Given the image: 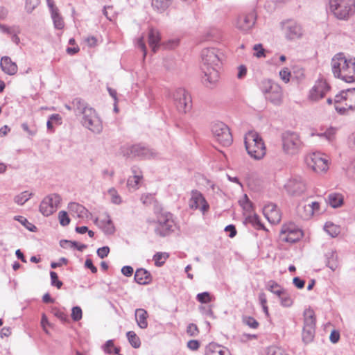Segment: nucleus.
<instances>
[{
	"mask_svg": "<svg viewBox=\"0 0 355 355\" xmlns=\"http://www.w3.org/2000/svg\"><path fill=\"white\" fill-rule=\"evenodd\" d=\"M130 154L134 157L141 158H150L154 156L153 152L141 144L133 145L130 148Z\"/></svg>",
	"mask_w": 355,
	"mask_h": 355,
	"instance_id": "4be33fe9",
	"label": "nucleus"
},
{
	"mask_svg": "<svg viewBox=\"0 0 355 355\" xmlns=\"http://www.w3.org/2000/svg\"><path fill=\"white\" fill-rule=\"evenodd\" d=\"M60 245L62 248L65 249H76V247H77V242L76 241H71L69 240H61L60 241Z\"/></svg>",
	"mask_w": 355,
	"mask_h": 355,
	"instance_id": "4d7b16f0",
	"label": "nucleus"
},
{
	"mask_svg": "<svg viewBox=\"0 0 355 355\" xmlns=\"http://www.w3.org/2000/svg\"><path fill=\"white\" fill-rule=\"evenodd\" d=\"M132 173L133 175L128 179L127 184L128 187L137 189H138L139 182L143 178V176L139 168L136 166L132 168Z\"/></svg>",
	"mask_w": 355,
	"mask_h": 355,
	"instance_id": "bb28decb",
	"label": "nucleus"
},
{
	"mask_svg": "<svg viewBox=\"0 0 355 355\" xmlns=\"http://www.w3.org/2000/svg\"><path fill=\"white\" fill-rule=\"evenodd\" d=\"M71 318L73 320L77 322L81 320L83 317L82 309L80 306H74L71 310Z\"/></svg>",
	"mask_w": 355,
	"mask_h": 355,
	"instance_id": "09e8293b",
	"label": "nucleus"
},
{
	"mask_svg": "<svg viewBox=\"0 0 355 355\" xmlns=\"http://www.w3.org/2000/svg\"><path fill=\"white\" fill-rule=\"evenodd\" d=\"M327 201L332 207L336 208L343 205V197L340 193H332L328 196Z\"/></svg>",
	"mask_w": 355,
	"mask_h": 355,
	"instance_id": "473e14b6",
	"label": "nucleus"
},
{
	"mask_svg": "<svg viewBox=\"0 0 355 355\" xmlns=\"http://www.w3.org/2000/svg\"><path fill=\"white\" fill-rule=\"evenodd\" d=\"M253 49L257 52L254 53V55L257 58L265 57V50L263 49L262 45L261 44H255L253 47Z\"/></svg>",
	"mask_w": 355,
	"mask_h": 355,
	"instance_id": "052dcab7",
	"label": "nucleus"
},
{
	"mask_svg": "<svg viewBox=\"0 0 355 355\" xmlns=\"http://www.w3.org/2000/svg\"><path fill=\"white\" fill-rule=\"evenodd\" d=\"M302 236V232L293 224L283 225L280 231L279 238L282 241L295 243Z\"/></svg>",
	"mask_w": 355,
	"mask_h": 355,
	"instance_id": "2eb2a0df",
	"label": "nucleus"
},
{
	"mask_svg": "<svg viewBox=\"0 0 355 355\" xmlns=\"http://www.w3.org/2000/svg\"><path fill=\"white\" fill-rule=\"evenodd\" d=\"M245 146L248 155L255 159H262L266 153L261 137L255 131H249L245 137Z\"/></svg>",
	"mask_w": 355,
	"mask_h": 355,
	"instance_id": "7ed1b4c3",
	"label": "nucleus"
},
{
	"mask_svg": "<svg viewBox=\"0 0 355 355\" xmlns=\"http://www.w3.org/2000/svg\"><path fill=\"white\" fill-rule=\"evenodd\" d=\"M284 188L288 195L300 196L306 190V182L301 175H293L288 180Z\"/></svg>",
	"mask_w": 355,
	"mask_h": 355,
	"instance_id": "9b49d317",
	"label": "nucleus"
},
{
	"mask_svg": "<svg viewBox=\"0 0 355 355\" xmlns=\"http://www.w3.org/2000/svg\"><path fill=\"white\" fill-rule=\"evenodd\" d=\"M108 193L110 196L111 201L112 203L119 205L121 202V199L114 188H111L108 190Z\"/></svg>",
	"mask_w": 355,
	"mask_h": 355,
	"instance_id": "de8ad7c7",
	"label": "nucleus"
},
{
	"mask_svg": "<svg viewBox=\"0 0 355 355\" xmlns=\"http://www.w3.org/2000/svg\"><path fill=\"white\" fill-rule=\"evenodd\" d=\"M245 221L248 223H250L252 226L257 229L263 228V225L261 223L259 216L254 214L253 215H249L246 217Z\"/></svg>",
	"mask_w": 355,
	"mask_h": 355,
	"instance_id": "a19ab883",
	"label": "nucleus"
},
{
	"mask_svg": "<svg viewBox=\"0 0 355 355\" xmlns=\"http://www.w3.org/2000/svg\"><path fill=\"white\" fill-rule=\"evenodd\" d=\"M313 210V215L320 213V205L318 202H311L309 203Z\"/></svg>",
	"mask_w": 355,
	"mask_h": 355,
	"instance_id": "774afa93",
	"label": "nucleus"
},
{
	"mask_svg": "<svg viewBox=\"0 0 355 355\" xmlns=\"http://www.w3.org/2000/svg\"><path fill=\"white\" fill-rule=\"evenodd\" d=\"M39 4V0H26V9L28 12H31Z\"/></svg>",
	"mask_w": 355,
	"mask_h": 355,
	"instance_id": "bf43d9fd",
	"label": "nucleus"
},
{
	"mask_svg": "<svg viewBox=\"0 0 355 355\" xmlns=\"http://www.w3.org/2000/svg\"><path fill=\"white\" fill-rule=\"evenodd\" d=\"M96 252L100 258L103 259L108 255L110 252V248L107 246H104L98 248Z\"/></svg>",
	"mask_w": 355,
	"mask_h": 355,
	"instance_id": "0e129e2a",
	"label": "nucleus"
},
{
	"mask_svg": "<svg viewBox=\"0 0 355 355\" xmlns=\"http://www.w3.org/2000/svg\"><path fill=\"white\" fill-rule=\"evenodd\" d=\"M51 285L56 286L58 288H60L62 286V282L58 280V276L54 271L50 272Z\"/></svg>",
	"mask_w": 355,
	"mask_h": 355,
	"instance_id": "603ef678",
	"label": "nucleus"
},
{
	"mask_svg": "<svg viewBox=\"0 0 355 355\" xmlns=\"http://www.w3.org/2000/svg\"><path fill=\"white\" fill-rule=\"evenodd\" d=\"M331 65L334 77L348 83L355 82V58H348L339 53L333 57Z\"/></svg>",
	"mask_w": 355,
	"mask_h": 355,
	"instance_id": "f03ea898",
	"label": "nucleus"
},
{
	"mask_svg": "<svg viewBox=\"0 0 355 355\" xmlns=\"http://www.w3.org/2000/svg\"><path fill=\"white\" fill-rule=\"evenodd\" d=\"M196 299L200 303H208L211 300V297L208 292L198 293L196 296Z\"/></svg>",
	"mask_w": 355,
	"mask_h": 355,
	"instance_id": "864d4df0",
	"label": "nucleus"
},
{
	"mask_svg": "<svg viewBox=\"0 0 355 355\" xmlns=\"http://www.w3.org/2000/svg\"><path fill=\"white\" fill-rule=\"evenodd\" d=\"M103 13L105 16V17L112 21L114 18V14L112 13V6H105L103 10Z\"/></svg>",
	"mask_w": 355,
	"mask_h": 355,
	"instance_id": "680f3d73",
	"label": "nucleus"
},
{
	"mask_svg": "<svg viewBox=\"0 0 355 355\" xmlns=\"http://www.w3.org/2000/svg\"><path fill=\"white\" fill-rule=\"evenodd\" d=\"M227 353H229L227 348L215 343H209L206 348L207 355H225Z\"/></svg>",
	"mask_w": 355,
	"mask_h": 355,
	"instance_id": "c85d7f7f",
	"label": "nucleus"
},
{
	"mask_svg": "<svg viewBox=\"0 0 355 355\" xmlns=\"http://www.w3.org/2000/svg\"><path fill=\"white\" fill-rule=\"evenodd\" d=\"M51 17L55 28L57 29H62L64 27V21L62 17L58 13V10L57 8H51Z\"/></svg>",
	"mask_w": 355,
	"mask_h": 355,
	"instance_id": "c9c22d12",
	"label": "nucleus"
},
{
	"mask_svg": "<svg viewBox=\"0 0 355 355\" xmlns=\"http://www.w3.org/2000/svg\"><path fill=\"white\" fill-rule=\"evenodd\" d=\"M103 349L106 354L114 353L115 354H119L120 352V348L114 346L112 340H107L103 346Z\"/></svg>",
	"mask_w": 355,
	"mask_h": 355,
	"instance_id": "ea45409f",
	"label": "nucleus"
},
{
	"mask_svg": "<svg viewBox=\"0 0 355 355\" xmlns=\"http://www.w3.org/2000/svg\"><path fill=\"white\" fill-rule=\"evenodd\" d=\"M212 135L219 144L223 146L232 144L233 139L229 127L223 122H216L211 127Z\"/></svg>",
	"mask_w": 355,
	"mask_h": 355,
	"instance_id": "1a4fd4ad",
	"label": "nucleus"
},
{
	"mask_svg": "<svg viewBox=\"0 0 355 355\" xmlns=\"http://www.w3.org/2000/svg\"><path fill=\"white\" fill-rule=\"evenodd\" d=\"M80 123L92 132L100 133L102 131L101 121L93 107L86 110V113L81 116Z\"/></svg>",
	"mask_w": 355,
	"mask_h": 355,
	"instance_id": "9d476101",
	"label": "nucleus"
},
{
	"mask_svg": "<svg viewBox=\"0 0 355 355\" xmlns=\"http://www.w3.org/2000/svg\"><path fill=\"white\" fill-rule=\"evenodd\" d=\"M297 214L304 220L310 219L313 215V210L309 204L304 205H299L297 207Z\"/></svg>",
	"mask_w": 355,
	"mask_h": 355,
	"instance_id": "2f4dec72",
	"label": "nucleus"
},
{
	"mask_svg": "<svg viewBox=\"0 0 355 355\" xmlns=\"http://www.w3.org/2000/svg\"><path fill=\"white\" fill-rule=\"evenodd\" d=\"M239 203L245 211L251 212L252 209V204L246 194L243 196V199L239 200Z\"/></svg>",
	"mask_w": 355,
	"mask_h": 355,
	"instance_id": "49530a36",
	"label": "nucleus"
},
{
	"mask_svg": "<svg viewBox=\"0 0 355 355\" xmlns=\"http://www.w3.org/2000/svg\"><path fill=\"white\" fill-rule=\"evenodd\" d=\"M68 209L73 216L80 218H87L90 214L84 206L77 202H70L68 205Z\"/></svg>",
	"mask_w": 355,
	"mask_h": 355,
	"instance_id": "393cba45",
	"label": "nucleus"
},
{
	"mask_svg": "<svg viewBox=\"0 0 355 355\" xmlns=\"http://www.w3.org/2000/svg\"><path fill=\"white\" fill-rule=\"evenodd\" d=\"M263 212L266 218L271 223H278L281 220L279 211L277 207L273 203H270L264 206Z\"/></svg>",
	"mask_w": 355,
	"mask_h": 355,
	"instance_id": "aec40b11",
	"label": "nucleus"
},
{
	"mask_svg": "<svg viewBox=\"0 0 355 355\" xmlns=\"http://www.w3.org/2000/svg\"><path fill=\"white\" fill-rule=\"evenodd\" d=\"M189 207L191 209H199L202 214H205L209 209V205L205 197L197 190H193L191 191Z\"/></svg>",
	"mask_w": 355,
	"mask_h": 355,
	"instance_id": "dca6fc26",
	"label": "nucleus"
},
{
	"mask_svg": "<svg viewBox=\"0 0 355 355\" xmlns=\"http://www.w3.org/2000/svg\"><path fill=\"white\" fill-rule=\"evenodd\" d=\"M172 0H152V6L157 12L165 11L171 4Z\"/></svg>",
	"mask_w": 355,
	"mask_h": 355,
	"instance_id": "72a5a7b5",
	"label": "nucleus"
},
{
	"mask_svg": "<svg viewBox=\"0 0 355 355\" xmlns=\"http://www.w3.org/2000/svg\"><path fill=\"white\" fill-rule=\"evenodd\" d=\"M280 299L281 304L285 307H289L293 304V300L289 295L287 293L286 290H284V293L281 296H278Z\"/></svg>",
	"mask_w": 355,
	"mask_h": 355,
	"instance_id": "a18cd8bd",
	"label": "nucleus"
},
{
	"mask_svg": "<svg viewBox=\"0 0 355 355\" xmlns=\"http://www.w3.org/2000/svg\"><path fill=\"white\" fill-rule=\"evenodd\" d=\"M284 350L277 346H270L267 349V355H282Z\"/></svg>",
	"mask_w": 355,
	"mask_h": 355,
	"instance_id": "13d9d810",
	"label": "nucleus"
},
{
	"mask_svg": "<svg viewBox=\"0 0 355 355\" xmlns=\"http://www.w3.org/2000/svg\"><path fill=\"white\" fill-rule=\"evenodd\" d=\"M315 328V315L313 309H307L304 311V327Z\"/></svg>",
	"mask_w": 355,
	"mask_h": 355,
	"instance_id": "7c9ffc66",
	"label": "nucleus"
},
{
	"mask_svg": "<svg viewBox=\"0 0 355 355\" xmlns=\"http://www.w3.org/2000/svg\"><path fill=\"white\" fill-rule=\"evenodd\" d=\"M336 134V129L334 128H330L328 130H327L322 135L325 137V138L331 141Z\"/></svg>",
	"mask_w": 355,
	"mask_h": 355,
	"instance_id": "69168bd1",
	"label": "nucleus"
},
{
	"mask_svg": "<svg viewBox=\"0 0 355 355\" xmlns=\"http://www.w3.org/2000/svg\"><path fill=\"white\" fill-rule=\"evenodd\" d=\"M52 312L53 315L59 318L61 321L67 322L69 320L68 315L58 309L53 308L52 309Z\"/></svg>",
	"mask_w": 355,
	"mask_h": 355,
	"instance_id": "6e6d98bb",
	"label": "nucleus"
},
{
	"mask_svg": "<svg viewBox=\"0 0 355 355\" xmlns=\"http://www.w3.org/2000/svg\"><path fill=\"white\" fill-rule=\"evenodd\" d=\"M187 332L191 336H195L198 333V329L195 324H189L187 327Z\"/></svg>",
	"mask_w": 355,
	"mask_h": 355,
	"instance_id": "e2e57ef3",
	"label": "nucleus"
},
{
	"mask_svg": "<svg viewBox=\"0 0 355 355\" xmlns=\"http://www.w3.org/2000/svg\"><path fill=\"white\" fill-rule=\"evenodd\" d=\"M168 254L166 252H157L153 256V260L156 266H162L168 259Z\"/></svg>",
	"mask_w": 355,
	"mask_h": 355,
	"instance_id": "c03bdc74",
	"label": "nucleus"
},
{
	"mask_svg": "<svg viewBox=\"0 0 355 355\" xmlns=\"http://www.w3.org/2000/svg\"><path fill=\"white\" fill-rule=\"evenodd\" d=\"M159 42L160 36L159 32L156 30L150 29L148 34V44L154 53L159 48Z\"/></svg>",
	"mask_w": 355,
	"mask_h": 355,
	"instance_id": "c756f323",
	"label": "nucleus"
},
{
	"mask_svg": "<svg viewBox=\"0 0 355 355\" xmlns=\"http://www.w3.org/2000/svg\"><path fill=\"white\" fill-rule=\"evenodd\" d=\"M304 162L309 168L318 174L324 173L329 168V161L327 157L320 153H313L307 155Z\"/></svg>",
	"mask_w": 355,
	"mask_h": 355,
	"instance_id": "6e6552de",
	"label": "nucleus"
},
{
	"mask_svg": "<svg viewBox=\"0 0 355 355\" xmlns=\"http://www.w3.org/2000/svg\"><path fill=\"white\" fill-rule=\"evenodd\" d=\"M315 336V328L313 327H303L302 330V340L305 343H311Z\"/></svg>",
	"mask_w": 355,
	"mask_h": 355,
	"instance_id": "58836bf2",
	"label": "nucleus"
},
{
	"mask_svg": "<svg viewBox=\"0 0 355 355\" xmlns=\"http://www.w3.org/2000/svg\"><path fill=\"white\" fill-rule=\"evenodd\" d=\"M61 198L56 193H51L46 196L40 205V211L44 216L53 214L58 208Z\"/></svg>",
	"mask_w": 355,
	"mask_h": 355,
	"instance_id": "4468645a",
	"label": "nucleus"
},
{
	"mask_svg": "<svg viewBox=\"0 0 355 355\" xmlns=\"http://www.w3.org/2000/svg\"><path fill=\"white\" fill-rule=\"evenodd\" d=\"M31 196L32 193L25 191L15 196L14 198V202L19 205H23L31 198Z\"/></svg>",
	"mask_w": 355,
	"mask_h": 355,
	"instance_id": "4c0bfd02",
	"label": "nucleus"
},
{
	"mask_svg": "<svg viewBox=\"0 0 355 355\" xmlns=\"http://www.w3.org/2000/svg\"><path fill=\"white\" fill-rule=\"evenodd\" d=\"M220 58L219 51L215 48H205L201 52V69L205 74L204 81L214 84L219 78Z\"/></svg>",
	"mask_w": 355,
	"mask_h": 355,
	"instance_id": "f257e3e1",
	"label": "nucleus"
},
{
	"mask_svg": "<svg viewBox=\"0 0 355 355\" xmlns=\"http://www.w3.org/2000/svg\"><path fill=\"white\" fill-rule=\"evenodd\" d=\"M150 273L144 268H139L135 274V280L137 283L141 285L148 284L151 282Z\"/></svg>",
	"mask_w": 355,
	"mask_h": 355,
	"instance_id": "a878e982",
	"label": "nucleus"
},
{
	"mask_svg": "<svg viewBox=\"0 0 355 355\" xmlns=\"http://www.w3.org/2000/svg\"><path fill=\"white\" fill-rule=\"evenodd\" d=\"M175 105L179 112L186 113L191 108V98L190 94L182 88L175 90L173 94Z\"/></svg>",
	"mask_w": 355,
	"mask_h": 355,
	"instance_id": "ddd939ff",
	"label": "nucleus"
},
{
	"mask_svg": "<svg viewBox=\"0 0 355 355\" xmlns=\"http://www.w3.org/2000/svg\"><path fill=\"white\" fill-rule=\"evenodd\" d=\"M329 89L330 87L325 80H319L310 90L309 98L312 101H318L324 96Z\"/></svg>",
	"mask_w": 355,
	"mask_h": 355,
	"instance_id": "a211bd4d",
	"label": "nucleus"
},
{
	"mask_svg": "<svg viewBox=\"0 0 355 355\" xmlns=\"http://www.w3.org/2000/svg\"><path fill=\"white\" fill-rule=\"evenodd\" d=\"M329 10L335 17L347 20L355 13V0H329Z\"/></svg>",
	"mask_w": 355,
	"mask_h": 355,
	"instance_id": "423d86ee",
	"label": "nucleus"
},
{
	"mask_svg": "<svg viewBox=\"0 0 355 355\" xmlns=\"http://www.w3.org/2000/svg\"><path fill=\"white\" fill-rule=\"evenodd\" d=\"M286 37L289 40L299 38L302 35V28L294 21H288L284 25Z\"/></svg>",
	"mask_w": 355,
	"mask_h": 355,
	"instance_id": "6ab92c4d",
	"label": "nucleus"
},
{
	"mask_svg": "<svg viewBox=\"0 0 355 355\" xmlns=\"http://www.w3.org/2000/svg\"><path fill=\"white\" fill-rule=\"evenodd\" d=\"M257 16L254 11L240 15L236 20V27L242 32H248L254 26Z\"/></svg>",
	"mask_w": 355,
	"mask_h": 355,
	"instance_id": "f3484780",
	"label": "nucleus"
},
{
	"mask_svg": "<svg viewBox=\"0 0 355 355\" xmlns=\"http://www.w3.org/2000/svg\"><path fill=\"white\" fill-rule=\"evenodd\" d=\"M58 218L62 226H67L70 223V218L65 211H60L59 212Z\"/></svg>",
	"mask_w": 355,
	"mask_h": 355,
	"instance_id": "8fccbe9b",
	"label": "nucleus"
},
{
	"mask_svg": "<svg viewBox=\"0 0 355 355\" xmlns=\"http://www.w3.org/2000/svg\"><path fill=\"white\" fill-rule=\"evenodd\" d=\"M71 104L73 105V111L76 116L81 117L86 113V110L92 108L85 100L80 98H75Z\"/></svg>",
	"mask_w": 355,
	"mask_h": 355,
	"instance_id": "5701e85b",
	"label": "nucleus"
},
{
	"mask_svg": "<svg viewBox=\"0 0 355 355\" xmlns=\"http://www.w3.org/2000/svg\"><path fill=\"white\" fill-rule=\"evenodd\" d=\"M266 288L271 293L277 296H281L284 293V290L279 284L273 280H270L266 284Z\"/></svg>",
	"mask_w": 355,
	"mask_h": 355,
	"instance_id": "f704fd0d",
	"label": "nucleus"
},
{
	"mask_svg": "<svg viewBox=\"0 0 355 355\" xmlns=\"http://www.w3.org/2000/svg\"><path fill=\"white\" fill-rule=\"evenodd\" d=\"M293 283L295 287L300 289L303 288L305 284V282L298 277H295L293 278Z\"/></svg>",
	"mask_w": 355,
	"mask_h": 355,
	"instance_id": "338daca9",
	"label": "nucleus"
},
{
	"mask_svg": "<svg viewBox=\"0 0 355 355\" xmlns=\"http://www.w3.org/2000/svg\"><path fill=\"white\" fill-rule=\"evenodd\" d=\"M95 223L103 231L105 234H112L115 231L114 224L110 216L107 214L103 215L100 218H96Z\"/></svg>",
	"mask_w": 355,
	"mask_h": 355,
	"instance_id": "412c9836",
	"label": "nucleus"
},
{
	"mask_svg": "<svg viewBox=\"0 0 355 355\" xmlns=\"http://www.w3.org/2000/svg\"><path fill=\"white\" fill-rule=\"evenodd\" d=\"M14 219L19 222L21 225L26 227L29 231L35 232L37 230V227L30 223L26 218L21 216H16Z\"/></svg>",
	"mask_w": 355,
	"mask_h": 355,
	"instance_id": "37998d69",
	"label": "nucleus"
},
{
	"mask_svg": "<svg viewBox=\"0 0 355 355\" xmlns=\"http://www.w3.org/2000/svg\"><path fill=\"white\" fill-rule=\"evenodd\" d=\"M126 335L129 343L133 347L138 348L140 346V339L134 331H130L127 332Z\"/></svg>",
	"mask_w": 355,
	"mask_h": 355,
	"instance_id": "79ce46f5",
	"label": "nucleus"
},
{
	"mask_svg": "<svg viewBox=\"0 0 355 355\" xmlns=\"http://www.w3.org/2000/svg\"><path fill=\"white\" fill-rule=\"evenodd\" d=\"M282 143L284 151L289 155L297 153L302 146L298 134L292 132L283 135Z\"/></svg>",
	"mask_w": 355,
	"mask_h": 355,
	"instance_id": "f8f14e48",
	"label": "nucleus"
},
{
	"mask_svg": "<svg viewBox=\"0 0 355 355\" xmlns=\"http://www.w3.org/2000/svg\"><path fill=\"white\" fill-rule=\"evenodd\" d=\"M135 316L137 324L141 329H146L148 327L147 319L148 314L145 309H137L135 310Z\"/></svg>",
	"mask_w": 355,
	"mask_h": 355,
	"instance_id": "cd10ccee",
	"label": "nucleus"
},
{
	"mask_svg": "<svg viewBox=\"0 0 355 355\" xmlns=\"http://www.w3.org/2000/svg\"><path fill=\"white\" fill-rule=\"evenodd\" d=\"M324 229L331 237H336L340 233V227L331 222H327L324 225Z\"/></svg>",
	"mask_w": 355,
	"mask_h": 355,
	"instance_id": "e433bc0d",
	"label": "nucleus"
},
{
	"mask_svg": "<svg viewBox=\"0 0 355 355\" xmlns=\"http://www.w3.org/2000/svg\"><path fill=\"white\" fill-rule=\"evenodd\" d=\"M0 67L4 73L10 76L15 75L18 69L17 64L12 62L8 56H4L1 58Z\"/></svg>",
	"mask_w": 355,
	"mask_h": 355,
	"instance_id": "b1692460",
	"label": "nucleus"
},
{
	"mask_svg": "<svg viewBox=\"0 0 355 355\" xmlns=\"http://www.w3.org/2000/svg\"><path fill=\"white\" fill-rule=\"evenodd\" d=\"M280 78L285 83H288L290 81V78L291 76V71L288 68H284L282 69L279 73Z\"/></svg>",
	"mask_w": 355,
	"mask_h": 355,
	"instance_id": "5fc2aeb1",
	"label": "nucleus"
},
{
	"mask_svg": "<svg viewBox=\"0 0 355 355\" xmlns=\"http://www.w3.org/2000/svg\"><path fill=\"white\" fill-rule=\"evenodd\" d=\"M243 322L250 328L257 329L259 326V322L252 317H244Z\"/></svg>",
	"mask_w": 355,
	"mask_h": 355,
	"instance_id": "3c124183",
	"label": "nucleus"
},
{
	"mask_svg": "<svg viewBox=\"0 0 355 355\" xmlns=\"http://www.w3.org/2000/svg\"><path fill=\"white\" fill-rule=\"evenodd\" d=\"M260 90L266 101L275 105H280L283 101L282 87L271 79H265L260 83Z\"/></svg>",
	"mask_w": 355,
	"mask_h": 355,
	"instance_id": "20e7f679",
	"label": "nucleus"
},
{
	"mask_svg": "<svg viewBox=\"0 0 355 355\" xmlns=\"http://www.w3.org/2000/svg\"><path fill=\"white\" fill-rule=\"evenodd\" d=\"M155 233L164 237L174 231L175 223L173 215L168 212L162 213L158 216L157 221L154 222Z\"/></svg>",
	"mask_w": 355,
	"mask_h": 355,
	"instance_id": "0eeeda50",
	"label": "nucleus"
},
{
	"mask_svg": "<svg viewBox=\"0 0 355 355\" xmlns=\"http://www.w3.org/2000/svg\"><path fill=\"white\" fill-rule=\"evenodd\" d=\"M334 101L336 110L340 114L355 111V88L341 91Z\"/></svg>",
	"mask_w": 355,
	"mask_h": 355,
	"instance_id": "39448f33",
	"label": "nucleus"
}]
</instances>
